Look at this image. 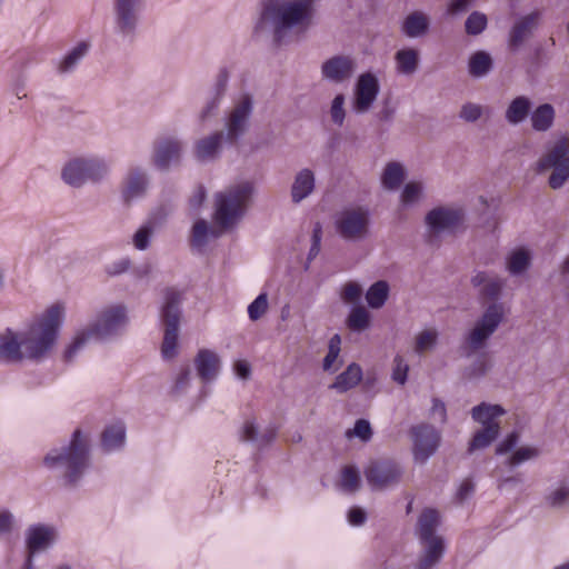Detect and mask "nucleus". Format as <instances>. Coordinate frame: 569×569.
<instances>
[{
  "label": "nucleus",
  "mask_w": 569,
  "mask_h": 569,
  "mask_svg": "<svg viewBox=\"0 0 569 569\" xmlns=\"http://www.w3.org/2000/svg\"><path fill=\"white\" fill-rule=\"evenodd\" d=\"M89 50L90 43L88 41H80L60 61L58 71L60 73L72 72L78 67L80 61L88 54Z\"/></svg>",
  "instance_id": "33"
},
{
  "label": "nucleus",
  "mask_w": 569,
  "mask_h": 569,
  "mask_svg": "<svg viewBox=\"0 0 569 569\" xmlns=\"http://www.w3.org/2000/svg\"><path fill=\"white\" fill-rule=\"evenodd\" d=\"M493 68V60L491 56L483 51L479 50L473 52L468 61V71L473 78H482L488 74Z\"/></svg>",
  "instance_id": "35"
},
{
  "label": "nucleus",
  "mask_w": 569,
  "mask_h": 569,
  "mask_svg": "<svg viewBox=\"0 0 569 569\" xmlns=\"http://www.w3.org/2000/svg\"><path fill=\"white\" fill-rule=\"evenodd\" d=\"M556 110L551 103L537 106L530 114L531 128L536 132H547L553 127Z\"/></svg>",
  "instance_id": "28"
},
{
  "label": "nucleus",
  "mask_w": 569,
  "mask_h": 569,
  "mask_svg": "<svg viewBox=\"0 0 569 569\" xmlns=\"http://www.w3.org/2000/svg\"><path fill=\"white\" fill-rule=\"evenodd\" d=\"M222 99L210 96L206 106L202 108L199 114L201 122L207 121L218 110Z\"/></svg>",
  "instance_id": "61"
},
{
  "label": "nucleus",
  "mask_w": 569,
  "mask_h": 569,
  "mask_svg": "<svg viewBox=\"0 0 569 569\" xmlns=\"http://www.w3.org/2000/svg\"><path fill=\"white\" fill-rule=\"evenodd\" d=\"M538 12H531L519 18L511 27L508 36V48L510 51H518L525 41L530 38L537 28Z\"/></svg>",
  "instance_id": "22"
},
{
  "label": "nucleus",
  "mask_w": 569,
  "mask_h": 569,
  "mask_svg": "<svg viewBox=\"0 0 569 569\" xmlns=\"http://www.w3.org/2000/svg\"><path fill=\"white\" fill-rule=\"evenodd\" d=\"M141 0H114V21L119 33L133 34L138 26Z\"/></svg>",
  "instance_id": "18"
},
{
  "label": "nucleus",
  "mask_w": 569,
  "mask_h": 569,
  "mask_svg": "<svg viewBox=\"0 0 569 569\" xmlns=\"http://www.w3.org/2000/svg\"><path fill=\"white\" fill-rule=\"evenodd\" d=\"M150 184L149 176L141 167L129 170L121 187V199L126 206L146 196Z\"/></svg>",
  "instance_id": "19"
},
{
  "label": "nucleus",
  "mask_w": 569,
  "mask_h": 569,
  "mask_svg": "<svg viewBox=\"0 0 569 569\" xmlns=\"http://www.w3.org/2000/svg\"><path fill=\"white\" fill-rule=\"evenodd\" d=\"M502 292V282L498 279L489 280L479 291V297L492 302L485 309L481 317L476 321L473 328L466 338L469 351L468 357L486 347L489 338L496 332L505 318L502 302H497Z\"/></svg>",
  "instance_id": "4"
},
{
  "label": "nucleus",
  "mask_w": 569,
  "mask_h": 569,
  "mask_svg": "<svg viewBox=\"0 0 569 569\" xmlns=\"http://www.w3.org/2000/svg\"><path fill=\"white\" fill-rule=\"evenodd\" d=\"M465 221L462 209L436 207L425 218L426 226L430 232V240L445 232H453Z\"/></svg>",
  "instance_id": "14"
},
{
  "label": "nucleus",
  "mask_w": 569,
  "mask_h": 569,
  "mask_svg": "<svg viewBox=\"0 0 569 569\" xmlns=\"http://www.w3.org/2000/svg\"><path fill=\"white\" fill-rule=\"evenodd\" d=\"M210 237L218 238L219 232L210 227L206 220H197L192 227L191 246L201 249L207 246Z\"/></svg>",
  "instance_id": "42"
},
{
  "label": "nucleus",
  "mask_w": 569,
  "mask_h": 569,
  "mask_svg": "<svg viewBox=\"0 0 569 569\" xmlns=\"http://www.w3.org/2000/svg\"><path fill=\"white\" fill-rule=\"evenodd\" d=\"M422 193V184L417 181H409L405 184L401 192V202L403 206H411L420 199Z\"/></svg>",
  "instance_id": "46"
},
{
  "label": "nucleus",
  "mask_w": 569,
  "mask_h": 569,
  "mask_svg": "<svg viewBox=\"0 0 569 569\" xmlns=\"http://www.w3.org/2000/svg\"><path fill=\"white\" fill-rule=\"evenodd\" d=\"M488 370L489 363L483 356H481L465 369L463 376L468 379H477L483 377Z\"/></svg>",
  "instance_id": "52"
},
{
  "label": "nucleus",
  "mask_w": 569,
  "mask_h": 569,
  "mask_svg": "<svg viewBox=\"0 0 569 569\" xmlns=\"http://www.w3.org/2000/svg\"><path fill=\"white\" fill-rule=\"evenodd\" d=\"M338 234L347 241H358L369 234L370 212L366 208L342 210L335 221Z\"/></svg>",
  "instance_id": "10"
},
{
  "label": "nucleus",
  "mask_w": 569,
  "mask_h": 569,
  "mask_svg": "<svg viewBox=\"0 0 569 569\" xmlns=\"http://www.w3.org/2000/svg\"><path fill=\"white\" fill-rule=\"evenodd\" d=\"M390 287L386 280L373 282L366 291V301L371 309H380L389 298Z\"/></svg>",
  "instance_id": "37"
},
{
  "label": "nucleus",
  "mask_w": 569,
  "mask_h": 569,
  "mask_svg": "<svg viewBox=\"0 0 569 569\" xmlns=\"http://www.w3.org/2000/svg\"><path fill=\"white\" fill-rule=\"evenodd\" d=\"M183 143L176 137H164L153 143L152 163L160 171H168L179 166L182 158Z\"/></svg>",
  "instance_id": "15"
},
{
  "label": "nucleus",
  "mask_w": 569,
  "mask_h": 569,
  "mask_svg": "<svg viewBox=\"0 0 569 569\" xmlns=\"http://www.w3.org/2000/svg\"><path fill=\"white\" fill-rule=\"evenodd\" d=\"M532 111V101L527 96L513 98L505 113L506 120L510 124H519L530 117Z\"/></svg>",
  "instance_id": "29"
},
{
  "label": "nucleus",
  "mask_w": 569,
  "mask_h": 569,
  "mask_svg": "<svg viewBox=\"0 0 569 569\" xmlns=\"http://www.w3.org/2000/svg\"><path fill=\"white\" fill-rule=\"evenodd\" d=\"M519 441V435L517 431H511L506 438L499 442L496 447V455L501 456L511 452Z\"/></svg>",
  "instance_id": "57"
},
{
  "label": "nucleus",
  "mask_w": 569,
  "mask_h": 569,
  "mask_svg": "<svg viewBox=\"0 0 569 569\" xmlns=\"http://www.w3.org/2000/svg\"><path fill=\"white\" fill-rule=\"evenodd\" d=\"M420 542L425 548L416 569H432L445 555V540L442 537H437L429 540H420Z\"/></svg>",
  "instance_id": "25"
},
{
  "label": "nucleus",
  "mask_w": 569,
  "mask_h": 569,
  "mask_svg": "<svg viewBox=\"0 0 569 569\" xmlns=\"http://www.w3.org/2000/svg\"><path fill=\"white\" fill-rule=\"evenodd\" d=\"M229 77L230 74L228 69L226 67L220 68L210 91V96L222 99L228 88Z\"/></svg>",
  "instance_id": "50"
},
{
  "label": "nucleus",
  "mask_w": 569,
  "mask_h": 569,
  "mask_svg": "<svg viewBox=\"0 0 569 569\" xmlns=\"http://www.w3.org/2000/svg\"><path fill=\"white\" fill-rule=\"evenodd\" d=\"M347 327L353 332H362L371 326V315L361 305H353L346 320Z\"/></svg>",
  "instance_id": "40"
},
{
  "label": "nucleus",
  "mask_w": 569,
  "mask_h": 569,
  "mask_svg": "<svg viewBox=\"0 0 569 569\" xmlns=\"http://www.w3.org/2000/svg\"><path fill=\"white\" fill-rule=\"evenodd\" d=\"M505 409L500 405L481 402L471 409V418L481 423L482 427L499 426L495 419L505 415Z\"/></svg>",
  "instance_id": "31"
},
{
  "label": "nucleus",
  "mask_w": 569,
  "mask_h": 569,
  "mask_svg": "<svg viewBox=\"0 0 569 569\" xmlns=\"http://www.w3.org/2000/svg\"><path fill=\"white\" fill-rule=\"evenodd\" d=\"M437 342V333L435 331L425 330L417 337L416 349L421 352L431 347Z\"/></svg>",
  "instance_id": "58"
},
{
  "label": "nucleus",
  "mask_w": 569,
  "mask_h": 569,
  "mask_svg": "<svg viewBox=\"0 0 569 569\" xmlns=\"http://www.w3.org/2000/svg\"><path fill=\"white\" fill-rule=\"evenodd\" d=\"M316 179L315 174L310 169L300 170L293 180L291 186V199L292 202L299 203L306 199L315 189Z\"/></svg>",
  "instance_id": "27"
},
{
  "label": "nucleus",
  "mask_w": 569,
  "mask_h": 569,
  "mask_svg": "<svg viewBox=\"0 0 569 569\" xmlns=\"http://www.w3.org/2000/svg\"><path fill=\"white\" fill-rule=\"evenodd\" d=\"M568 499L569 487H560L548 497V501L552 507H561Z\"/></svg>",
  "instance_id": "62"
},
{
  "label": "nucleus",
  "mask_w": 569,
  "mask_h": 569,
  "mask_svg": "<svg viewBox=\"0 0 569 569\" xmlns=\"http://www.w3.org/2000/svg\"><path fill=\"white\" fill-rule=\"evenodd\" d=\"M500 426H488L477 430L469 442L468 452L488 448L499 436Z\"/></svg>",
  "instance_id": "39"
},
{
  "label": "nucleus",
  "mask_w": 569,
  "mask_h": 569,
  "mask_svg": "<svg viewBox=\"0 0 569 569\" xmlns=\"http://www.w3.org/2000/svg\"><path fill=\"white\" fill-rule=\"evenodd\" d=\"M380 91L376 74L370 71L361 73L355 86L353 109L358 113L367 112L375 103Z\"/></svg>",
  "instance_id": "16"
},
{
  "label": "nucleus",
  "mask_w": 569,
  "mask_h": 569,
  "mask_svg": "<svg viewBox=\"0 0 569 569\" xmlns=\"http://www.w3.org/2000/svg\"><path fill=\"white\" fill-rule=\"evenodd\" d=\"M109 172L103 159L79 157L68 161L61 171L62 180L73 187L80 188L86 182H100Z\"/></svg>",
  "instance_id": "9"
},
{
  "label": "nucleus",
  "mask_w": 569,
  "mask_h": 569,
  "mask_svg": "<svg viewBox=\"0 0 569 569\" xmlns=\"http://www.w3.org/2000/svg\"><path fill=\"white\" fill-rule=\"evenodd\" d=\"M487 24V16L480 11H473L465 21V30L469 36H478L486 30Z\"/></svg>",
  "instance_id": "44"
},
{
  "label": "nucleus",
  "mask_w": 569,
  "mask_h": 569,
  "mask_svg": "<svg viewBox=\"0 0 569 569\" xmlns=\"http://www.w3.org/2000/svg\"><path fill=\"white\" fill-rule=\"evenodd\" d=\"M224 134L222 131H216L207 137L197 140L193 144V156L198 162H211L220 157Z\"/></svg>",
  "instance_id": "21"
},
{
  "label": "nucleus",
  "mask_w": 569,
  "mask_h": 569,
  "mask_svg": "<svg viewBox=\"0 0 569 569\" xmlns=\"http://www.w3.org/2000/svg\"><path fill=\"white\" fill-rule=\"evenodd\" d=\"M348 521L352 526H361L367 520V512L360 507H352L348 511Z\"/></svg>",
  "instance_id": "63"
},
{
  "label": "nucleus",
  "mask_w": 569,
  "mask_h": 569,
  "mask_svg": "<svg viewBox=\"0 0 569 569\" xmlns=\"http://www.w3.org/2000/svg\"><path fill=\"white\" fill-rule=\"evenodd\" d=\"M42 462L46 468L59 472L66 487H76L90 467L88 436L77 428L69 443L51 449Z\"/></svg>",
  "instance_id": "2"
},
{
  "label": "nucleus",
  "mask_w": 569,
  "mask_h": 569,
  "mask_svg": "<svg viewBox=\"0 0 569 569\" xmlns=\"http://www.w3.org/2000/svg\"><path fill=\"white\" fill-rule=\"evenodd\" d=\"M63 320V307L53 305L23 331L18 332L24 359L40 362L51 351L58 339Z\"/></svg>",
  "instance_id": "3"
},
{
  "label": "nucleus",
  "mask_w": 569,
  "mask_h": 569,
  "mask_svg": "<svg viewBox=\"0 0 569 569\" xmlns=\"http://www.w3.org/2000/svg\"><path fill=\"white\" fill-rule=\"evenodd\" d=\"M362 368L357 362H351L345 371L339 373L335 381L329 386L338 393H346L357 387L362 380Z\"/></svg>",
  "instance_id": "26"
},
{
  "label": "nucleus",
  "mask_w": 569,
  "mask_h": 569,
  "mask_svg": "<svg viewBox=\"0 0 569 569\" xmlns=\"http://www.w3.org/2000/svg\"><path fill=\"white\" fill-rule=\"evenodd\" d=\"M397 70L402 74H412L419 66V52L413 48H403L396 52Z\"/></svg>",
  "instance_id": "38"
},
{
  "label": "nucleus",
  "mask_w": 569,
  "mask_h": 569,
  "mask_svg": "<svg viewBox=\"0 0 569 569\" xmlns=\"http://www.w3.org/2000/svg\"><path fill=\"white\" fill-rule=\"evenodd\" d=\"M347 438H358L363 442L372 438V428L369 420L360 418L357 419L352 429L346 431Z\"/></svg>",
  "instance_id": "45"
},
{
  "label": "nucleus",
  "mask_w": 569,
  "mask_h": 569,
  "mask_svg": "<svg viewBox=\"0 0 569 569\" xmlns=\"http://www.w3.org/2000/svg\"><path fill=\"white\" fill-rule=\"evenodd\" d=\"M182 291L173 287H167L163 290V302L160 308V321L163 327L161 356L164 360H171L178 355L177 347L180 321L182 318Z\"/></svg>",
  "instance_id": "5"
},
{
  "label": "nucleus",
  "mask_w": 569,
  "mask_h": 569,
  "mask_svg": "<svg viewBox=\"0 0 569 569\" xmlns=\"http://www.w3.org/2000/svg\"><path fill=\"white\" fill-rule=\"evenodd\" d=\"M363 473L372 490H382L400 482L403 468L392 459H375L368 463Z\"/></svg>",
  "instance_id": "11"
},
{
  "label": "nucleus",
  "mask_w": 569,
  "mask_h": 569,
  "mask_svg": "<svg viewBox=\"0 0 569 569\" xmlns=\"http://www.w3.org/2000/svg\"><path fill=\"white\" fill-rule=\"evenodd\" d=\"M355 60L349 56L338 54L326 60L321 66V74L333 83L348 80L355 71Z\"/></svg>",
  "instance_id": "20"
},
{
  "label": "nucleus",
  "mask_w": 569,
  "mask_h": 569,
  "mask_svg": "<svg viewBox=\"0 0 569 569\" xmlns=\"http://www.w3.org/2000/svg\"><path fill=\"white\" fill-rule=\"evenodd\" d=\"M126 442V427L122 423L107 426L101 433V447L106 452L123 448Z\"/></svg>",
  "instance_id": "30"
},
{
  "label": "nucleus",
  "mask_w": 569,
  "mask_h": 569,
  "mask_svg": "<svg viewBox=\"0 0 569 569\" xmlns=\"http://www.w3.org/2000/svg\"><path fill=\"white\" fill-rule=\"evenodd\" d=\"M361 295H362V289L356 282L347 283L342 291V298L346 301L353 302L355 305H360Z\"/></svg>",
  "instance_id": "59"
},
{
  "label": "nucleus",
  "mask_w": 569,
  "mask_h": 569,
  "mask_svg": "<svg viewBox=\"0 0 569 569\" xmlns=\"http://www.w3.org/2000/svg\"><path fill=\"white\" fill-rule=\"evenodd\" d=\"M268 309V296L266 292L259 293L248 306V316L252 321L259 320Z\"/></svg>",
  "instance_id": "47"
},
{
  "label": "nucleus",
  "mask_w": 569,
  "mask_h": 569,
  "mask_svg": "<svg viewBox=\"0 0 569 569\" xmlns=\"http://www.w3.org/2000/svg\"><path fill=\"white\" fill-rule=\"evenodd\" d=\"M429 19L420 11L408 14L403 21L402 31L409 38H418L429 30Z\"/></svg>",
  "instance_id": "32"
},
{
  "label": "nucleus",
  "mask_w": 569,
  "mask_h": 569,
  "mask_svg": "<svg viewBox=\"0 0 569 569\" xmlns=\"http://www.w3.org/2000/svg\"><path fill=\"white\" fill-rule=\"evenodd\" d=\"M539 456V450L532 447H521L513 451V453L509 457L508 463L511 467L519 466L520 463L537 458Z\"/></svg>",
  "instance_id": "51"
},
{
  "label": "nucleus",
  "mask_w": 569,
  "mask_h": 569,
  "mask_svg": "<svg viewBox=\"0 0 569 569\" xmlns=\"http://www.w3.org/2000/svg\"><path fill=\"white\" fill-rule=\"evenodd\" d=\"M23 359L24 355L20 349L18 332L7 328L4 333H0V361L17 363Z\"/></svg>",
  "instance_id": "24"
},
{
  "label": "nucleus",
  "mask_w": 569,
  "mask_h": 569,
  "mask_svg": "<svg viewBox=\"0 0 569 569\" xmlns=\"http://www.w3.org/2000/svg\"><path fill=\"white\" fill-rule=\"evenodd\" d=\"M316 0H259L253 34H270L280 47L293 29L307 30L315 17Z\"/></svg>",
  "instance_id": "1"
},
{
  "label": "nucleus",
  "mask_w": 569,
  "mask_h": 569,
  "mask_svg": "<svg viewBox=\"0 0 569 569\" xmlns=\"http://www.w3.org/2000/svg\"><path fill=\"white\" fill-rule=\"evenodd\" d=\"M57 539L58 531L53 526L46 523L31 525L26 530V552L37 556L51 548Z\"/></svg>",
  "instance_id": "17"
},
{
  "label": "nucleus",
  "mask_w": 569,
  "mask_h": 569,
  "mask_svg": "<svg viewBox=\"0 0 569 569\" xmlns=\"http://www.w3.org/2000/svg\"><path fill=\"white\" fill-rule=\"evenodd\" d=\"M475 0H450L447 4V14L458 16L467 12Z\"/></svg>",
  "instance_id": "60"
},
{
  "label": "nucleus",
  "mask_w": 569,
  "mask_h": 569,
  "mask_svg": "<svg viewBox=\"0 0 569 569\" xmlns=\"http://www.w3.org/2000/svg\"><path fill=\"white\" fill-rule=\"evenodd\" d=\"M439 525V513L436 509H425L418 518L419 539L437 538L436 528Z\"/></svg>",
  "instance_id": "34"
},
{
  "label": "nucleus",
  "mask_w": 569,
  "mask_h": 569,
  "mask_svg": "<svg viewBox=\"0 0 569 569\" xmlns=\"http://www.w3.org/2000/svg\"><path fill=\"white\" fill-rule=\"evenodd\" d=\"M345 96L342 93L336 94L331 102L330 108V116L331 120L335 124L341 127L343 124L345 118H346V111H345Z\"/></svg>",
  "instance_id": "49"
},
{
  "label": "nucleus",
  "mask_w": 569,
  "mask_h": 569,
  "mask_svg": "<svg viewBox=\"0 0 569 569\" xmlns=\"http://www.w3.org/2000/svg\"><path fill=\"white\" fill-rule=\"evenodd\" d=\"M253 193L251 182L244 181L216 194L214 221L222 229L234 226L244 214Z\"/></svg>",
  "instance_id": "7"
},
{
  "label": "nucleus",
  "mask_w": 569,
  "mask_h": 569,
  "mask_svg": "<svg viewBox=\"0 0 569 569\" xmlns=\"http://www.w3.org/2000/svg\"><path fill=\"white\" fill-rule=\"evenodd\" d=\"M127 321V308L123 305H116L103 310L98 319L86 330L77 333L73 341L66 348L63 360L71 362L79 350H81L89 338L104 339L114 335Z\"/></svg>",
  "instance_id": "6"
},
{
  "label": "nucleus",
  "mask_w": 569,
  "mask_h": 569,
  "mask_svg": "<svg viewBox=\"0 0 569 569\" xmlns=\"http://www.w3.org/2000/svg\"><path fill=\"white\" fill-rule=\"evenodd\" d=\"M393 362L392 380L403 386L408 380L409 366L400 356H396Z\"/></svg>",
  "instance_id": "53"
},
{
  "label": "nucleus",
  "mask_w": 569,
  "mask_h": 569,
  "mask_svg": "<svg viewBox=\"0 0 569 569\" xmlns=\"http://www.w3.org/2000/svg\"><path fill=\"white\" fill-rule=\"evenodd\" d=\"M552 170L548 186L552 190L561 189L569 180V139L561 137L536 163L537 173Z\"/></svg>",
  "instance_id": "8"
},
{
  "label": "nucleus",
  "mask_w": 569,
  "mask_h": 569,
  "mask_svg": "<svg viewBox=\"0 0 569 569\" xmlns=\"http://www.w3.org/2000/svg\"><path fill=\"white\" fill-rule=\"evenodd\" d=\"M131 267V260L128 257L116 260L106 266L104 271L110 277L122 274Z\"/></svg>",
  "instance_id": "56"
},
{
  "label": "nucleus",
  "mask_w": 569,
  "mask_h": 569,
  "mask_svg": "<svg viewBox=\"0 0 569 569\" xmlns=\"http://www.w3.org/2000/svg\"><path fill=\"white\" fill-rule=\"evenodd\" d=\"M242 440L246 441H258L259 439V430L258 426L253 420H248L244 422L241 433Z\"/></svg>",
  "instance_id": "64"
},
{
  "label": "nucleus",
  "mask_w": 569,
  "mask_h": 569,
  "mask_svg": "<svg viewBox=\"0 0 569 569\" xmlns=\"http://www.w3.org/2000/svg\"><path fill=\"white\" fill-rule=\"evenodd\" d=\"M482 116V108L479 104L467 102L462 104L459 117L467 122H476Z\"/></svg>",
  "instance_id": "55"
},
{
  "label": "nucleus",
  "mask_w": 569,
  "mask_h": 569,
  "mask_svg": "<svg viewBox=\"0 0 569 569\" xmlns=\"http://www.w3.org/2000/svg\"><path fill=\"white\" fill-rule=\"evenodd\" d=\"M199 379L209 383L217 379L220 370V358L210 349H200L193 360Z\"/></svg>",
  "instance_id": "23"
},
{
  "label": "nucleus",
  "mask_w": 569,
  "mask_h": 569,
  "mask_svg": "<svg viewBox=\"0 0 569 569\" xmlns=\"http://www.w3.org/2000/svg\"><path fill=\"white\" fill-rule=\"evenodd\" d=\"M153 233V228L150 223L141 226L133 234V244L138 250H147L150 244V239Z\"/></svg>",
  "instance_id": "48"
},
{
  "label": "nucleus",
  "mask_w": 569,
  "mask_h": 569,
  "mask_svg": "<svg viewBox=\"0 0 569 569\" xmlns=\"http://www.w3.org/2000/svg\"><path fill=\"white\" fill-rule=\"evenodd\" d=\"M252 112V96L244 93L227 117L224 134V141L227 144L237 146L239 140L247 133Z\"/></svg>",
  "instance_id": "12"
},
{
  "label": "nucleus",
  "mask_w": 569,
  "mask_h": 569,
  "mask_svg": "<svg viewBox=\"0 0 569 569\" xmlns=\"http://www.w3.org/2000/svg\"><path fill=\"white\" fill-rule=\"evenodd\" d=\"M361 483L360 472L356 466H345L341 470V488L348 492L359 490Z\"/></svg>",
  "instance_id": "43"
},
{
  "label": "nucleus",
  "mask_w": 569,
  "mask_h": 569,
  "mask_svg": "<svg viewBox=\"0 0 569 569\" xmlns=\"http://www.w3.org/2000/svg\"><path fill=\"white\" fill-rule=\"evenodd\" d=\"M406 178L401 163L392 161L387 163L381 176V183L388 190L398 189Z\"/></svg>",
  "instance_id": "41"
},
{
  "label": "nucleus",
  "mask_w": 569,
  "mask_h": 569,
  "mask_svg": "<svg viewBox=\"0 0 569 569\" xmlns=\"http://www.w3.org/2000/svg\"><path fill=\"white\" fill-rule=\"evenodd\" d=\"M321 239L322 227L319 222H317L312 229L311 246L307 257L308 262H311L319 254L321 248Z\"/></svg>",
  "instance_id": "54"
},
{
  "label": "nucleus",
  "mask_w": 569,
  "mask_h": 569,
  "mask_svg": "<svg viewBox=\"0 0 569 569\" xmlns=\"http://www.w3.org/2000/svg\"><path fill=\"white\" fill-rule=\"evenodd\" d=\"M410 436L415 461L425 463L438 450L440 433L429 423H419L410 428Z\"/></svg>",
  "instance_id": "13"
},
{
  "label": "nucleus",
  "mask_w": 569,
  "mask_h": 569,
  "mask_svg": "<svg viewBox=\"0 0 569 569\" xmlns=\"http://www.w3.org/2000/svg\"><path fill=\"white\" fill-rule=\"evenodd\" d=\"M531 266V254L526 248L515 249L507 257V269L512 276L525 273Z\"/></svg>",
  "instance_id": "36"
}]
</instances>
